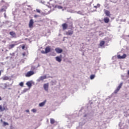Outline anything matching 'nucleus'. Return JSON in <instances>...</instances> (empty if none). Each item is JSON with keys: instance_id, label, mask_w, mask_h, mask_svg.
<instances>
[{"instance_id": "obj_21", "label": "nucleus", "mask_w": 129, "mask_h": 129, "mask_svg": "<svg viewBox=\"0 0 129 129\" xmlns=\"http://www.w3.org/2000/svg\"><path fill=\"white\" fill-rule=\"evenodd\" d=\"M15 46H16V44H11L9 45V49L11 50V49H13V48H14V47H15Z\"/></svg>"}, {"instance_id": "obj_39", "label": "nucleus", "mask_w": 129, "mask_h": 129, "mask_svg": "<svg viewBox=\"0 0 129 129\" xmlns=\"http://www.w3.org/2000/svg\"><path fill=\"white\" fill-rule=\"evenodd\" d=\"M4 17L5 18H7V14H6V13H4Z\"/></svg>"}, {"instance_id": "obj_3", "label": "nucleus", "mask_w": 129, "mask_h": 129, "mask_svg": "<svg viewBox=\"0 0 129 129\" xmlns=\"http://www.w3.org/2000/svg\"><path fill=\"white\" fill-rule=\"evenodd\" d=\"M122 84H123V82H121L119 86L117 87L116 89L114 91V93H117L118 91H119L120 88H121V86H122Z\"/></svg>"}, {"instance_id": "obj_32", "label": "nucleus", "mask_w": 129, "mask_h": 129, "mask_svg": "<svg viewBox=\"0 0 129 129\" xmlns=\"http://www.w3.org/2000/svg\"><path fill=\"white\" fill-rule=\"evenodd\" d=\"M36 12L37 13H39L40 14V13H41V10L39 9H36Z\"/></svg>"}, {"instance_id": "obj_14", "label": "nucleus", "mask_w": 129, "mask_h": 129, "mask_svg": "<svg viewBox=\"0 0 129 129\" xmlns=\"http://www.w3.org/2000/svg\"><path fill=\"white\" fill-rule=\"evenodd\" d=\"M46 100H44L43 102L39 103V106L40 107H42L43 106H44V105H45V104H46Z\"/></svg>"}, {"instance_id": "obj_36", "label": "nucleus", "mask_w": 129, "mask_h": 129, "mask_svg": "<svg viewBox=\"0 0 129 129\" xmlns=\"http://www.w3.org/2000/svg\"><path fill=\"white\" fill-rule=\"evenodd\" d=\"M27 91H28V89H25L23 90V92H27Z\"/></svg>"}, {"instance_id": "obj_5", "label": "nucleus", "mask_w": 129, "mask_h": 129, "mask_svg": "<svg viewBox=\"0 0 129 129\" xmlns=\"http://www.w3.org/2000/svg\"><path fill=\"white\" fill-rule=\"evenodd\" d=\"M35 74V73H34V71H30L28 72L26 75L25 76L26 77H30V76H32V75H34Z\"/></svg>"}, {"instance_id": "obj_46", "label": "nucleus", "mask_w": 129, "mask_h": 129, "mask_svg": "<svg viewBox=\"0 0 129 129\" xmlns=\"http://www.w3.org/2000/svg\"><path fill=\"white\" fill-rule=\"evenodd\" d=\"M33 67H32V69H33Z\"/></svg>"}, {"instance_id": "obj_2", "label": "nucleus", "mask_w": 129, "mask_h": 129, "mask_svg": "<svg viewBox=\"0 0 129 129\" xmlns=\"http://www.w3.org/2000/svg\"><path fill=\"white\" fill-rule=\"evenodd\" d=\"M47 76H43L40 77H39V79H38L36 81L37 82H40L41 81H43V80L46 79Z\"/></svg>"}, {"instance_id": "obj_10", "label": "nucleus", "mask_w": 129, "mask_h": 129, "mask_svg": "<svg viewBox=\"0 0 129 129\" xmlns=\"http://www.w3.org/2000/svg\"><path fill=\"white\" fill-rule=\"evenodd\" d=\"M62 30L63 31H65V30H67V28H68V25L66 23H63L62 24Z\"/></svg>"}, {"instance_id": "obj_38", "label": "nucleus", "mask_w": 129, "mask_h": 129, "mask_svg": "<svg viewBox=\"0 0 129 129\" xmlns=\"http://www.w3.org/2000/svg\"><path fill=\"white\" fill-rule=\"evenodd\" d=\"M22 55H23V56H26V53L25 52H23L22 53Z\"/></svg>"}, {"instance_id": "obj_27", "label": "nucleus", "mask_w": 129, "mask_h": 129, "mask_svg": "<svg viewBox=\"0 0 129 129\" xmlns=\"http://www.w3.org/2000/svg\"><path fill=\"white\" fill-rule=\"evenodd\" d=\"M6 10H7V7H5V8L1 9V12H6Z\"/></svg>"}, {"instance_id": "obj_25", "label": "nucleus", "mask_w": 129, "mask_h": 129, "mask_svg": "<svg viewBox=\"0 0 129 129\" xmlns=\"http://www.w3.org/2000/svg\"><path fill=\"white\" fill-rule=\"evenodd\" d=\"M95 77V75H91L90 76V79H91L92 80V79H94Z\"/></svg>"}, {"instance_id": "obj_26", "label": "nucleus", "mask_w": 129, "mask_h": 129, "mask_svg": "<svg viewBox=\"0 0 129 129\" xmlns=\"http://www.w3.org/2000/svg\"><path fill=\"white\" fill-rule=\"evenodd\" d=\"M100 4H97V6H94V8L95 9H97V8H100Z\"/></svg>"}, {"instance_id": "obj_28", "label": "nucleus", "mask_w": 129, "mask_h": 129, "mask_svg": "<svg viewBox=\"0 0 129 129\" xmlns=\"http://www.w3.org/2000/svg\"><path fill=\"white\" fill-rule=\"evenodd\" d=\"M4 88H3V89H6V88H7V87H8V85L7 84H4Z\"/></svg>"}, {"instance_id": "obj_43", "label": "nucleus", "mask_w": 129, "mask_h": 129, "mask_svg": "<svg viewBox=\"0 0 129 129\" xmlns=\"http://www.w3.org/2000/svg\"><path fill=\"white\" fill-rule=\"evenodd\" d=\"M2 75V72L0 71V76Z\"/></svg>"}, {"instance_id": "obj_15", "label": "nucleus", "mask_w": 129, "mask_h": 129, "mask_svg": "<svg viewBox=\"0 0 129 129\" xmlns=\"http://www.w3.org/2000/svg\"><path fill=\"white\" fill-rule=\"evenodd\" d=\"M10 35L13 37V38H16V33L13 31H11L10 32Z\"/></svg>"}, {"instance_id": "obj_17", "label": "nucleus", "mask_w": 129, "mask_h": 129, "mask_svg": "<svg viewBox=\"0 0 129 129\" xmlns=\"http://www.w3.org/2000/svg\"><path fill=\"white\" fill-rule=\"evenodd\" d=\"M104 23H106V24H107L109 22V19L107 17H105L104 18Z\"/></svg>"}, {"instance_id": "obj_19", "label": "nucleus", "mask_w": 129, "mask_h": 129, "mask_svg": "<svg viewBox=\"0 0 129 129\" xmlns=\"http://www.w3.org/2000/svg\"><path fill=\"white\" fill-rule=\"evenodd\" d=\"M26 85H27V86L30 88V87H32V83H31V82H27Z\"/></svg>"}, {"instance_id": "obj_29", "label": "nucleus", "mask_w": 129, "mask_h": 129, "mask_svg": "<svg viewBox=\"0 0 129 129\" xmlns=\"http://www.w3.org/2000/svg\"><path fill=\"white\" fill-rule=\"evenodd\" d=\"M3 124L5 126H6V125H9V123L7 122H4Z\"/></svg>"}, {"instance_id": "obj_34", "label": "nucleus", "mask_w": 129, "mask_h": 129, "mask_svg": "<svg viewBox=\"0 0 129 129\" xmlns=\"http://www.w3.org/2000/svg\"><path fill=\"white\" fill-rule=\"evenodd\" d=\"M77 14H79V15H82V12H81V11H78Z\"/></svg>"}, {"instance_id": "obj_8", "label": "nucleus", "mask_w": 129, "mask_h": 129, "mask_svg": "<svg viewBox=\"0 0 129 129\" xmlns=\"http://www.w3.org/2000/svg\"><path fill=\"white\" fill-rule=\"evenodd\" d=\"M67 24L68 27H69V29H72L73 27V23L72 22V21H68L67 22Z\"/></svg>"}, {"instance_id": "obj_24", "label": "nucleus", "mask_w": 129, "mask_h": 129, "mask_svg": "<svg viewBox=\"0 0 129 129\" xmlns=\"http://www.w3.org/2000/svg\"><path fill=\"white\" fill-rule=\"evenodd\" d=\"M4 80H9V78L8 77L5 76L3 78Z\"/></svg>"}, {"instance_id": "obj_16", "label": "nucleus", "mask_w": 129, "mask_h": 129, "mask_svg": "<svg viewBox=\"0 0 129 129\" xmlns=\"http://www.w3.org/2000/svg\"><path fill=\"white\" fill-rule=\"evenodd\" d=\"M51 51V48L50 47L47 46L45 48V53H49V52Z\"/></svg>"}, {"instance_id": "obj_33", "label": "nucleus", "mask_w": 129, "mask_h": 129, "mask_svg": "<svg viewBox=\"0 0 129 129\" xmlns=\"http://www.w3.org/2000/svg\"><path fill=\"white\" fill-rule=\"evenodd\" d=\"M40 3H41V4H42L43 5H45V4H46V2H45V1H41L40 2Z\"/></svg>"}, {"instance_id": "obj_6", "label": "nucleus", "mask_w": 129, "mask_h": 129, "mask_svg": "<svg viewBox=\"0 0 129 129\" xmlns=\"http://www.w3.org/2000/svg\"><path fill=\"white\" fill-rule=\"evenodd\" d=\"M55 51L56 53H57V54H60V53L63 52V50L59 47L55 48Z\"/></svg>"}, {"instance_id": "obj_37", "label": "nucleus", "mask_w": 129, "mask_h": 129, "mask_svg": "<svg viewBox=\"0 0 129 129\" xmlns=\"http://www.w3.org/2000/svg\"><path fill=\"white\" fill-rule=\"evenodd\" d=\"M38 17H39V15H34V18H38Z\"/></svg>"}, {"instance_id": "obj_9", "label": "nucleus", "mask_w": 129, "mask_h": 129, "mask_svg": "<svg viewBox=\"0 0 129 129\" xmlns=\"http://www.w3.org/2000/svg\"><path fill=\"white\" fill-rule=\"evenodd\" d=\"M34 25V20L33 19H31L29 24V28H33V26Z\"/></svg>"}, {"instance_id": "obj_45", "label": "nucleus", "mask_w": 129, "mask_h": 129, "mask_svg": "<svg viewBox=\"0 0 129 129\" xmlns=\"http://www.w3.org/2000/svg\"><path fill=\"white\" fill-rule=\"evenodd\" d=\"M28 7H30L31 6H28Z\"/></svg>"}, {"instance_id": "obj_12", "label": "nucleus", "mask_w": 129, "mask_h": 129, "mask_svg": "<svg viewBox=\"0 0 129 129\" xmlns=\"http://www.w3.org/2000/svg\"><path fill=\"white\" fill-rule=\"evenodd\" d=\"M55 60L57 62H59V63H60V62H61V61H62V59L61 58V56H57L55 57Z\"/></svg>"}, {"instance_id": "obj_23", "label": "nucleus", "mask_w": 129, "mask_h": 129, "mask_svg": "<svg viewBox=\"0 0 129 129\" xmlns=\"http://www.w3.org/2000/svg\"><path fill=\"white\" fill-rule=\"evenodd\" d=\"M104 41H102L100 42V46H101V47H102V46H103V45H104Z\"/></svg>"}, {"instance_id": "obj_7", "label": "nucleus", "mask_w": 129, "mask_h": 129, "mask_svg": "<svg viewBox=\"0 0 129 129\" xmlns=\"http://www.w3.org/2000/svg\"><path fill=\"white\" fill-rule=\"evenodd\" d=\"M43 88L45 91H48V89H49V83L44 84L43 85Z\"/></svg>"}, {"instance_id": "obj_11", "label": "nucleus", "mask_w": 129, "mask_h": 129, "mask_svg": "<svg viewBox=\"0 0 129 129\" xmlns=\"http://www.w3.org/2000/svg\"><path fill=\"white\" fill-rule=\"evenodd\" d=\"M126 54H123L122 56H120V55H117L118 59H124V58H126Z\"/></svg>"}, {"instance_id": "obj_20", "label": "nucleus", "mask_w": 129, "mask_h": 129, "mask_svg": "<svg viewBox=\"0 0 129 129\" xmlns=\"http://www.w3.org/2000/svg\"><path fill=\"white\" fill-rule=\"evenodd\" d=\"M6 109H7V108L4 107L3 108V106H2V105H0V110L1 111H4V110H6Z\"/></svg>"}, {"instance_id": "obj_4", "label": "nucleus", "mask_w": 129, "mask_h": 129, "mask_svg": "<svg viewBox=\"0 0 129 129\" xmlns=\"http://www.w3.org/2000/svg\"><path fill=\"white\" fill-rule=\"evenodd\" d=\"M74 33V31H73V30L72 29L66 32V35H67V36H72V35H73Z\"/></svg>"}, {"instance_id": "obj_41", "label": "nucleus", "mask_w": 129, "mask_h": 129, "mask_svg": "<svg viewBox=\"0 0 129 129\" xmlns=\"http://www.w3.org/2000/svg\"><path fill=\"white\" fill-rule=\"evenodd\" d=\"M26 112H30V111H29V110H26Z\"/></svg>"}, {"instance_id": "obj_42", "label": "nucleus", "mask_w": 129, "mask_h": 129, "mask_svg": "<svg viewBox=\"0 0 129 129\" xmlns=\"http://www.w3.org/2000/svg\"><path fill=\"white\" fill-rule=\"evenodd\" d=\"M1 3H5V1L2 0V1H1Z\"/></svg>"}, {"instance_id": "obj_40", "label": "nucleus", "mask_w": 129, "mask_h": 129, "mask_svg": "<svg viewBox=\"0 0 129 129\" xmlns=\"http://www.w3.org/2000/svg\"><path fill=\"white\" fill-rule=\"evenodd\" d=\"M22 48L23 49H25V45L22 46Z\"/></svg>"}, {"instance_id": "obj_30", "label": "nucleus", "mask_w": 129, "mask_h": 129, "mask_svg": "<svg viewBox=\"0 0 129 129\" xmlns=\"http://www.w3.org/2000/svg\"><path fill=\"white\" fill-rule=\"evenodd\" d=\"M19 85H20V86H21L22 87H23V86H24V82H21L19 84Z\"/></svg>"}, {"instance_id": "obj_1", "label": "nucleus", "mask_w": 129, "mask_h": 129, "mask_svg": "<svg viewBox=\"0 0 129 129\" xmlns=\"http://www.w3.org/2000/svg\"><path fill=\"white\" fill-rule=\"evenodd\" d=\"M82 112H83L84 117H86L87 116V114H88L89 111L87 109V108L83 107L82 109L79 111V114H82Z\"/></svg>"}, {"instance_id": "obj_18", "label": "nucleus", "mask_w": 129, "mask_h": 129, "mask_svg": "<svg viewBox=\"0 0 129 129\" xmlns=\"http://www.w3.org/2000/svg\"><path fill=\"white\" fill-rule=\"evenodd\" d=\"M105 14L107 17H110V12L109 11L106 10L105 12Z\"/></svg>"}, {"instance_id": "obj_22", "label": "nucleus", "mask_w": 129, "mask_h": 129, "mask_svg": "<svg viewBox=\"0 0 129 129\" xmlns=\"http://www.w3.org/2000/svg\"><path fill=\"white\" fill-rule=\"evenodd\" d=\"M50 123L51 124H54V123H55V120L53 118H50Z\"/></svg>"}, {"instance_id": "obj_31", "label": "nucleus", "mask_w": 129, "mask_h": 129, "mask_svg": "<svg viewBox=\"0 0 129 129\" xmlns=\"http://www.w3.org/2000/svg\"><path fill=\"white\" fill-rule=\"evenodd\" d=\"M31 111H32V112H37V110L36 109H32Z\"/></svg>"}, {"instance_id": "obj_13", "label": "nucleus", "mask_w": 129, "mask_h": 129, "mask_svg": "<svg viewBox=\"0 0 129 129\" xmlns=\"http://www.w3.org/2000/svg\"><path fill=\"white\" fill-rule=\"evenodd\" d=\"M121 79L122 80H126L128 78V77L127 75H121Z\"/></svg>"}, {"instance_id": "obj_44", "label": "nucleus", "mask_w": 129, "mask_h": 129, "mask_svg": "<svg viewBox=\"0 0 129 129\" xmlns=\"http://www.w3.org/2000/svg\"><path fill=\"white\" fill-rule=\"evenodd\" d=\"M0 100H2V97H0Z\"/></svg>"}, {"instance_id": "obj_35", "label": "nucleus", "mask_w": 129, "mask_h": 129, "mask_svg": "<svg viewBox=\"0 0 129 129\" xmlns=\"http://www.w3.org/2000/svg\"><path fill=\"white\" fill-rule=\"evenodd\" d=\"M58 9H59V10H61V9H63V7H62V6H58Z\"/></svg>"}]
</instances>
